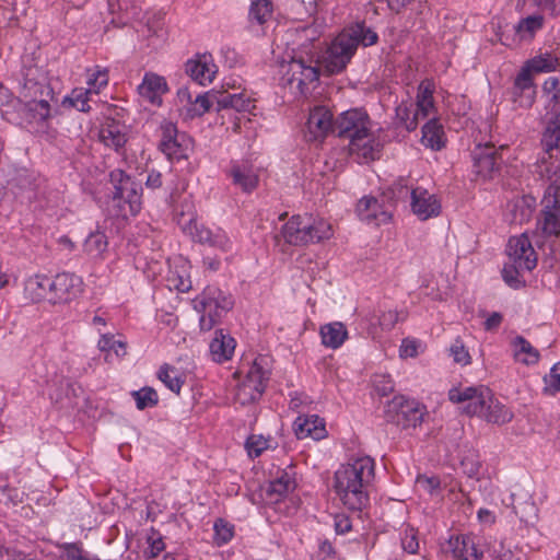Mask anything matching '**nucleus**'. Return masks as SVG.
Segmentation results:
<instances>
[{"mask_svg": "<svg viewBox=\"0 0 560 560\" xmlns=\"http://www.w3.org/2000/svg\"><path fill=\"white\" fill-rule=\"evenodd\" d=\"M509 260L521 269L533 270L537 264L535 250L525 234L510 238L506 247Z\"/></svg>", "mask_w": 560, "mask_h": 560, "instance_id": "aec40b11", "label": "nucleus"}, {"mask_svg": "<svg viewBox=\"0 0 560 560\" xmlns=\"http://www.w3.org/2000/svg\"><path fill=\"white\" fill-rule=\"evenodd\" d=\"M51 290V278L45 275H33L25 280L24 295L31 302L48 301Z\"/></svg>", "mask_w": 560, "mask_h": 560, "instance_id": "c85d7f7f", "label": "nucleus"}, {"mask_svg": "<svg viewBox=\"0 0 560 560\" xmlns=\"http://www.w3.org/2000/svg\"><path fill=\"white\" fill-rule=\"evenodd\" d=\"M323 346L329 349L340 348L348 339V330L340 322L325 324L319 329Z\"/></svg>", "mask_w": 560, "mask_h": 560, "instance_id": "473e14b6", "label": "nucleus"}, {"mask_svg": "<svg viewBox=\"0 0 560 560\" xmlns=\"http://www.w3.org/2000/svg\"><path fill=\"white\" fill-rule=\"evenodd\" d=\"M178 223L183 232L188 234L195 242L209 245L222 252H228L232 247L231 240L223 230L219 228L210 229L199 223L192 213L187 221L184 219V214H182Z\"/></svg>", "mask_w": 560, "mask_h": 560, "instance_id": "4468645a", "label": "nucleus"}, {"mask_svg": "<svg viewBox=\"0 0 560 560\" xmlns=\"http://www.w3.org/2000/svg\"><path fill=\"white\" fill-rule=\"evenodd\" d=\"M463 475L466 477L468 488H474L481 477V462L479 454L475 450H468L463 453L460 458Z\"/></svg>", "mask_w": 560, "mask_h": 560, "instance_id": "f704fd0d", "label": "nucleus"}, {"mask_svg": "<svg viewBox=\"0 0 560 560\" xmlns=\"http://www.w3.org/2000/svg\"><path fill=\"white\" fill-rule=\"evenodd\" d=\"M542 92L548 98L547 128L542 136L544 155L560 154V81L548 78L542 84Z\"/></svg>", "mask_w": 560, "mask_h": 560, "instance_id": "423d86ee", "label": "nucleus"}, {"mask_svg": "<svg viewBox=\"0 0 560 560\" xmlns=\"http://www.w3.org/2000/svg\"><path fill=\"white\" fill-rule=\"evenodd\" d=\"M393 195L396 199H406L410 196L411 210L420 220H428L441 212V203L434 195L421 187H409L404 178L394 184Z\"/></svg>", "mask_w": 560, "mask_h": 560, "instance_id": "9b49d317", "label": "nucleus"}, {"mask_svg": "<svg viewBox=\"0 0 560 560\" xmlns=\"http://www.w3.org/2000/svg\"><path fill=\"white\" fill-rule=\"evenodd\" d=\"M116 346L125 348V342L120 340H115L113 335L103 334L97 342V348L102 352L115 351L117 355H119V351L116 349Z\"/></svg>", "mask_w": 560, "mask_h": 560, "instance_id": "680f3d73", "label": "nucleus"}, {"mask_svg": "<svg viewBox=\"0 0 560 560\" xmlns=\"http://www.w3.org/2000/svg\"><path fill=\"white\" fill-rule=\"evenodd\" d=\"M434 119L433 89L430 82L419 85L412 121L407 122V130H415L420 120Z\"/></svg>", "mask_w": 560, "mask_h": 560, "instance_id": "4be33fe9", "label": "nucleus"}, {"mask_svg": "<svg viewBox=\"0 0 560 560\" xmlns=\"http://www.w3.org/2000/svg\"><path fill=\"white\" fill-rule=\"evenodd\" d=\"M513 416L512 410L495 398L492 392H490V399L485 404V412L481 413L480 418L489 423L502 425L510 422L513 419Z\"/></svg>", "mask_w": 560, "mask_h": 560, "instance_id": "2f4dec72", "label": "nucleus"}, {"mask_svg": "<svg viewBox=\"0 0 560 560\" xmlns=\"http://www.w3.org/2000/svg\"><path fill=\"white\" fill-rule=\"evenodd\" d=\"M215 541L218 545L229 542L233 537V526L223 520H218L214 523Z\"/></svg>", "mask_w": 560, "mask_h": 560, "instance_id": "13d9d810", "label": "nucleus"}, {"mask_svg": "<svg viewBox=\"0 0 560 560\" xmlns=\"http://www.w3.org/2000/svg\"><path fill=\"white\" fill-rule=\"evenodd\" d=\"M401 547L410 553L416 555L419 551L418 532L416 528L407 525L401 533Z\"/></svg>", "mask_w": 560, "mask_h": 560, "instance_id": "864d4df0", "label": "nucleus"}, {"mask_svg": "<svg viewBox=\"0 0 560 560\" xmlns=\"http://www.w3.org/2000/svg\"><path fill=\"white\" fill-rule=\"evenodd\" d=\"M560 69V50L540 52L528 59L514 81V103L520 107H530L535 100L533 77Z\"/></svg>", "mask_w": 560, "mask_h": 560, "instance_id": "20e7f679", "label": "nucleus"}, {"mask_svg": "<svg viewBox=\"0 0 560 560\" xmlns=\"http://www.w3.org/2000/svg\"><path fill=\"white\" fill-rule=\"evenodd\" d=\"M235 347L236 341L232 336L223 330H217L209 346L212 360L219 363L230 360Z\"/></svg>", "mask_w": 560, "mask_h": 560, "instance_id": "7c9ffc66", "label": "nucleus"}, {"mask_svg": "<svg viewBox=\"0 0 560 560\" xmlns=\"http://www.w3.org/2000/svg\"><path fill=\"white\" fill-rule=\"evenodd\" d=\"M374 475L375 463L370 456L352 458L335 471L332 488L343 506L362 511L369 504Z\"/></svg>", "mask_w": 560, "mask_h": 560, "instance_id": "f257e3e1", "label": "nucleus"}, {"mask_svg": "<svg viewBox=\"0 0 560 560\" xmlns=\"http://www.w3.org/2000/svg\"><path fill=\"white\" fill-rule=\"evenodd\" d=\"M501 158L491 144L478 145L475 152V166L477 173L485 178H491L499 170Z\"/></svg>", "mask_w": 560, "mask_h": 560, "instance_id": "393cba45", "label": "nucleus"}, {"mask_svg": "<svg viewBox=\"0 0 560 560\" xmlns=\"http://www.w3.org/2000/svg\"><path fill=\"white\" fill-rule=\"evenodd\" d=\"M405 319L402 312L396 310H383L377 316V323L382 330H392L395 325Z\"/></svg>", "mask_w": 560, "mask_h": 560, "instance_id": "8fccbe9b", "label": "nucleus"}, {"mask_svg": "<svg viewBox=\"0 0 560 560\" xmlns=\"http://www.w3.org/2000/svg\"><path fill=\"white\" fill-rule=\"evenodd\" d=\"M179 98L183 101L187 98L189 104L186 108V116L188 118L200 117L206 114L215 101H213L211 96V92L206 94L197 95L195 101H190V94L187 90H183L178 92Z\"/></svg>", "mask_w": 560, "mask_h": 560, "instance_id": "c9c22d12", "label": "nucleus"}, {"mask_svg": "<svg viewBox=\"0 0 560 560\" xmlns=\"http://www.w3.org/2000/svg\"><path fill=\"white\" fill-rule=\"evenodd\" d=\"M463 548L457 555V560H480L482 553L478 551L474 539L466 537L462 541Z\"/></svg>", "mask_w": 560, "mask_h": 560, "instance_id": "bf43d9fd", "label": "nucleus"}, {"mask_svg": "<svg viewBox=\"0 0 560 560\" xmlns=\"http://www.w3.org/2000/svg\"><path fill=\"white\" fill-rule=\"evenodd\" d=\"M211 96L215 101L219 109L232 108L236 112L249 110L252 106L250 97L244 92H233L228 90L223 91H211Z\"/></svg>", "mask_w": 560, "mask_h": 560, "instance_id": "cd10ccee", "label": "nucleus"}, {"mask_svg": "<svg viewBox=\"0 0 560 560\" xmlns=\"http://www.w3.org/2000/svg\"><path fill=\"white\" fill-rule=\"evenodd\" d=\"M544 392L555 395L560 392V362L556 363L544 377Z\"/></svg>", "mask_w": 560, "mask_h": 560, "instance_id": "5fc2aeb1", "label": "nucleus"}, {"mask_svg": "<svg viewBox=\"0 0 560 560\" xmlns=\"http://www.w3.org/2000/svg\"><path fill=\"white\" fill-rule=\"evenodd\" d=\"M477 518L483 526H492L497 522L495 513L488 509H480L477 513Z\"/></svg>", "mask_w": 560, "mask_h": 560, "instance_id": "69168bd1", "label": "nucleus"}, {"mask_svg": "<svg viewBox=\"0 0 560 560\" xmlns=\"http://www.w3.org/2000/svg\"><path fill=\"white\" fill-rule=\"evenodd\" d=\"M186 72L198 83L207 84L214 79L217 66L212 62L211 56L202 55L187 61Z\"/></svg>", "mask_w": 560, "mask_h": 560, "instance_id": "bb28decb", "label": "nucleus"}, {"mask_svg": "<svg viewBox=\"0 0 560 560\" xmlns=\"http://www.w3.org/2000/svg\"><path fill=\"white\" fill-rule=\"evenodd\" d=\"M490 392L485 386L457 389V413L481 417L485 412V404L490 399Z\"/></svg>", "mask_w": 560, "mask_h": 560, "instance_id": "a211bd4d", "label": "nucleus"}, {"mask_svg": "<svg viewBox=\"0 0 560 560\" xmlns=\"http://www.w3.org/2000/svg\"><path fill=\"white\" fill-rule=\"evenodd\" d=\"M162 184V174L155 170L150 171L145 180V186L150 189H158Z\"/></svg>", "mask_w": 560, "mask_h": 560, "instance_id": "774afa93", "label": "nucleus"}, {"mask_svg": "<svg viewBox=\"0 0 560 560\" xmlns=\"http://www.w3.org/2000/svg\"><path fill=\"white\" fill-rule=\"evenodd\" d=\"M232 306L231 298L214 287L206 288L194 300V308L201 313L199 323L202 330H210Z\"/></svg>", "mask_w": 560, "mask_h": 560, "instance_id": "6e6552de", "label": "nucleus"}, {"mask_svg": "<svg viewBox=\"0 0 560 560\" xmlns=\"http://www.w3.org/2000/svg\"><path fill=\"white\" fill-rule=\"evenodd\" d=\"M167 92L168 85L165 78L154 72H145L138 86L139 95L152 105H161L162 96Z\"/></svg>", "mask_w": 560, "mask_h": 560, "instance_id": "5701e85b", "label": "nucleus"}, {"mask_svg": "<svg viewBox=\"0 0 560 560\" xmlns=\"http://www.w3.org/2000/svg\"><path fill=\"white\" fill-rule=\"evenodd\" d=\"M345 34L349 35L354 42V47L362 44L363 46H372L377 43V34L370 27H366L363 23H357L351 27L343 31Z\"/></svg>", "mask_w": 560, "mask_h": 560, "instance_id": "58836bf2", "label": "nucleus"}, {"mask_svg": "<svg viewBox=\"0 0 560 560\" xmlns=\"http://www.w3.org/2000/svg\"><path fill=\"white\" fill-rule=\"evenodd\" d=\"M272 12L271 2L268 0H257L250 7L249 16L259 24L265 23Z\"/></svg>", "mask_w": 560, "mask_h": 560, "instance_id": "3c124183", "label": "nucleus"}, {"mask_svg": "<svg viewBox=\"0 0 560 560\" xmlns=\"http://www.w3.org/2000/svg\"><path fill=\"white\" fill-rule=\"evenodd\" d=\"M114 186L113 201L118 207L117 215L127 218L137 215L141 210V187L122 170H114L109 174Z\"/></svg>", "mask_w": 560, "mask_h": 560, "instance_id": "0eeeda50", "label": "nucleus"}, {"mask_svg": "<svg viewBox=\"0 0 560 560\" xmlns=\"http://www.w3.org/2000/svg\"><path fill=\"white\" fill-rule=\"evenodd\" d=\"M296 483L292 474L287 470L278 472L277 477L269 482L266 490V498L270 503H277L294 490Z\"/></svg>", "mask_w": 560, "mask_h": 560, "instance_id": "c756f323", "label": "nucleus"}, {"mask_svg": "<svg viewBox=\"0 0 560 560\" xmlns=\"http://www.w3.org/2000/svg\"><path fill=\"white\" fill-rule=\"evenodd\" d=\"M512 355L515 362L524 365H534L539 361V352L522 336L511 341Z\"/></svg>", "mask_w": 560, "mask_h": 560, "instance_id": "72a5a7b5", "label": "nucleus"}, {"mask_svg": "<svg viewBox=\"0 0 560 560\" xmlns=\"http://www.w3.org/2000/svg\"><path fill=\"white\" fill-rule=\"evenodd\" d=\"M284 82L296 95H306L308 86L318 80L319 71L317 61L312 57L294 56L285 65H282Z\"/></svg>", "mask_w": 560, "mask_h": 560, "instance_id": "1a4fd4ad", "label": "nucleus"}, {"mask_svg": "<svg viewBox=\"0 0 560 560\" xmlns=\"http://www.w3.org/2000/svg\"><path fill=\"white\" fill-rule=\"evenodd\" d=\"M335 125L338 136L349 141L350 155L359 163H369L380 158L382 142L365 110H346L338 116Z\"/></svg>", "mask_w": 560, "mask_h": 560, "instance_id": "f03ea898", "label": "nucleus"}, {"mask_svg": "<svg viewBox=\"0 0 560 560\" xmlns=\"http://www.w3.org/2000/svg\"><path fill=\"white\" fill-rule=\"evenodd\" d=\"M385 415L388 422L401 429L416 428L423 420L424 406L413 399L396 396L388 402Z\"/></svg>", "mask_w": 560, "mask_h": 560, "instance_id": "ddd939ff", "label": "nucleus"}, {"mask_svg": "<svg viewBox=\"0 0 560 560\" xmlns=\"http://www.w3.org/2000/svg\"><path fill=\"white\" fill-rule=\"evenodd\" d=\"M132 397L136 400V406L139 410L152 408L159 402V395L152 387H143L139 390L132 392Z\"/></svg>", "mask_w": 560, "mask_h": 560, "instance_id": "49530a36", "label": "nucleus"}, {"mask_svg": "<svg viewBox=\"0 0 560 560\" xmlns=\"http://www.w3.org/2000/svg\"><path fill=\"white\" fill-rule=\"evenodd\" d=\"M425 343L417 338L407 337L401 340L399 357L401 359L416 358L425 351Z\"/></svg>", "mask_w": 560, "mask_h": 560, "instance_id": "09e8293b", "label": "nucleus"}, {"mask_svg": "<svg viewBox=\"0 0 560 560\" xmlns=\"http://www.w3.org/2000/svg\"><path fill=\"white\" fill-rule=\"evenodd\" d=\"M158 377L170 390L177 395L185 383L184 374L178 369L168 364L160 368Z\"/></svg>", "mask_w": 560, "mask_h": 560, "instance_id": "4c0bfd02", "label": "nucleus"}, {"mask_svg": "<svg viewBox=\"0 0 560 560\" xmlns=\"http://www.w3.org/2000/svg\"><path fill=\"white\" fill-rule=\"evenodd\" d=\"M273 440L268 436H264L261 434H252L247 438L245 447L249 455V457L255 458L262 454L264 451H267L272 447Z\"/></svg>", "mask_w": 560, "mask_h": 560, "instance_id": "c03bdc74", "label": "nucleus"}, {"mask_svg": "<svg viewBox=\"0 0 560 560\" xmlns=\"http://www.w3.org/2000/svg\"><path fill=\"white\" fill-rule=\"evenodd\" d=\"M423 145L429 147L434 150H439L442 147V129L441 126L438 125L435 119H430L422 127V139Z\"/></svg>", "mask_w": 560, "mask_h": 560, "instance_id": "a19ab883", "label": "nucleus"}, {"mask_svg": "<svg viewBox=\"0 0 560 560\" xmlns=\"http://www.w3.org/2000/svg\"><path fill=\"white\" fill-rule=\"evenodd\" d=\"M315 560H340L329 541H323L315 555Z\"/></svg>", "mask_w": 560, "mask_h": 560, "instance_id": "0e129e2a", "label": "nucleus"}, {"mask_svg": "<svg viewBox=\"0 0 560 560\" xmlns=\"http://www.w3.org/2000/svg\"><path fill=\"white\" fill-rule=\"evenodd\" d=\"M357 48L354 42L343 31L328 46L324 57L323 67L328 74H336L343 71Z\"/></svg>", "mask_w": 560, "mask_h": 560, "instance_id": "2eb2a0df", "label": "nucleus"}, {"mask_svg": "<svg viewBox=\"0 0 560 560\" xmlns=\"http://www.w3.org/2000/svg\"><path fill=\"white\" fill-rule=\"evenodd\" d=\"M527 271L526 269H521L515 266V264L511 262L510 260L504 265L502 270V276L504 281L514 289H517L522 287L523 280H522V272Z\"/></svg>", "mask_w": 560, "mask_h": 560, "instance_id": "603ef678", "label": "nucleus"}, {"mask_svg": "<svg viewBox=\"0 0 560 560\" xmlns=\"http://www.w3.org/2000/svg\"><path fill=\"white\" fill-rule=\"evenodd\" d=\"M359 218L369 223L380 225L387 223L392 217L390 206H385L374 197H363L357 205Z\"/></svg>", "mask_w": 560, "mask_h": 560, "instance_id": "412c9836", "label": "nucleus"}, {"mask_svg": "<svg viewBox=\"0 0 560 560\" xmlns=\"http://www.w3.org/2000/svg\"><path fill=\"white\" fill-rule=\"evenodd\" d=\"M416 486L418 489L433 494L440 487V480L436 477L418 476Z\"/></svg>", "mask_w": 560, "mask_h": 560, "instance_id": "e2e57ef3", "label": "nucleus"}, {"mask_svg": "<svg viewBox=\"0 0 560 560\" xmlns=\"http://www.w3.org/2000/svg\"><path fill=\"white\" fill-rule=\"evenodd\" d=\"M336 129L332 113L326 106H315L308 115L305 126L307 141H322Z\"/></svg>", "mask_w": 560, "mask_h": 560, "instance_id": "6ab92c4d", "label": "nucleus"}, {"mask_svg": "<svg viewBox=\"0 0 560 560\" xmlns=\"http://www.w3.org/2000/svg\"><path fill=\"white\" fill-rule=\"evenodd\" d=\"M166 281L171 290H176L182 293L188 292L191 289L188 262L183 261L180 265L171 269Z\"/></svg>", "mask_w": 560, "mask_h": 560, "instance_id": "e433bc0d", "label": "nucleus"}, {"mask_svg": "<svg viewBox=\"0 0 560 560\" xmlns=\"http://www.w3.org/2000/svg\"><path fill=\"white\" fill-rule=\"evenodd\" d=\"M109 80L108 70L100 66H95L89 70L88 75V89L91 90V94H98L102 89L107 86Z\"/></svg>", "mask_w": 560, "mask_h": 560, "instance_id": "37998d69", "label": "nucleus"}, {"mask_svg": "<svg viewBox=\"0 0 560 560\" xmlns=\"http://www.w3.org/2000/svg\"><path fill=\"white\" fill-rule=\"evenodd\" d=\"M147 544L148 547L144 550V557L147 559L156 558L165 549V542L162 536L156 532H152L147 539Z\"/></svg>", "mask_w": 560, "mask_h": 560, "instance_id": "4d7b16f0", "label": "nucleus"}, {"mask_svg": "<svg viewBox=\"0 0 560 560\" xmlns=\"http://www.w3.org/2000/svg\"><path fill=\"white\" fill-rule=\"evenodd\" d=\"M537 167L539 175L548 182L537 232L545 238L557 237L560 235V156L542 155Z\"/></svg>", "mask_w": 560, "mask_h": 560, "instance_id": "7ed1b4c3", "label": "nucleus"}, {"mask_svg": "<svg viewBox=\"0 0 560 560\" xmlns=\"http://www.w3.org/2000/svg\"><path fill=\"white\" fill-rule=\"evenodd\" d=\"M373 385L375 390L382 396H387L394 390V383L388 375H374Z\"/></svg>", "mask_w": 560, "mask_h": 560, "instance_id": "052dcab7", "label": "nucleus"}, {"mask_svg": "<svg viewBox=\"0 0 560 560\" xmlns=\"http://www.w3.org/2000/svg\"><path fill=\"white\" fill-rule=\"evenodd\" d=\"M293 428L296 438L300 440L306 438L322 440L327 435L325 421L317 415L299 416L293 423Z\"/></svg>", "mask_w": 560, "mask_h": 560, "instance_id": "b1692460", "label": "nucleus"}, {"mask_svg": "<svg viewBox=\"0 0 560 560\" xmlns=\"http://www.w3.org/2000/svg\"><path fill=\"white\" fill-rule=\"evenodd\" d=\"M57 548L60 550V557L63 560H90L82 542L57 544Z\"/></svg>", "mask_w": 560, "mask_h": 560, "instance_id": "a18cd8bd", "label": "nucleus"}, {"mask_svg": "<svg viewBox=\"0 0 560 560\" xmlns=\"http://www.w3.org/2000/svg\"><path fill=\"white\" fill-rule=\"evenodd\" d=\"M280 235L292 246H307L332 237V225L325 219L312 215H292L281 228Z\"/></svg>", "mask_w": 560, "mask_h": 560, "instance_id": "39448f33", "label": "nucleus"}, {"mask_svg": "<svg viewBox=\"0 0 560 560\" xmlns=\"http://www.w3.org/2000/svg\"><path fill=\"white\" fill-rule=\"evenodd\" d=\"M225 175L236 189L245 194L253 192L259 184V171L248 161H232Z\"/></svg>", "mask_w": 560, "mask_h": 560, "instance_id": "f3484780", "label": "nucleus"}, {"mask_svg": "<svg viewBox=\"0 0 560 560\" xmlns=\"http://www.w3.org/2000/svg\"><path fill=\"white\" fill-rule=\"evenodd\" d=\"M26 107L32 117L38 121H46L51 116L50 104L47 100L31 98L26 102Z\"/></svg>", "mask_w": 560, "mask_h": 560, "instance_id": "de8ad7c7", "label": "nucleus"}, {"mask_svg": "<svg viewBox=\"0 0 560 560\" xmlns=\"http://www.w3.org/2000/svg\"><path fill=\"white\" fill-rule=\"evenodd\" d=\"M90 95H91V90L78 88V89L72 90L71 95L69 97V102L78 110L86 113L91 109V107L89 105Z\"/></svg>", "mask_w": 560, "mask_h": 560, "instance_id": "6e6d98bb", "label": "nucleus"}, {"mask_svg": "<svg viewBox=\"0 0 560 560\" xmlns=\"http://www.w3.org/2000/svg\"><path fill=\"white\" fill-rule=\"evenodd\" d=\"M100 140L107 148L118 152L127 142L125 125L115 119L107 118L101 127Z\"/></svg>", "mask_w": 560, "mask_h": 560, "instance_id": "a878e982", "label": "nucleus"}, {"mask_svg": "<svg viewBox=\"0 0 560 560\" xmlns=\"http://www.w3.org/2000/svg\"><path fill=\"white\" fill-rule=\"evenodd\" d=\"M84 252L91 257H100L107 249V237L103 232L90 233L84 242Z\"/></svg>", "mask_w": 560, "mask_h": 560, "instance_id": "79ce46f5", "label": "nucleus"}, {"mask_svg": "<svg viewBox=\"0 0 560 560\" xmlns=\"http://www.w3.org/2000/svg\"><path fill=\"white\" fill-rule=\"evenodd\" d=\"M270 377L269 359L265 355L255 358L245 378L238 385L236 397L242 405L258 400L264 394Z\"/></svg>", "mask_w": 560, "mask_h": 560, "instance_id": "9d476101", "label": "nucleus"}, {"mask_svg": "<svg viewBox=\"0 0 560 560\" xmlns=\"http://www.w3.org/2000/svg\"><path fill=\"white\" fill-rule=\"evenodd\" d=\"M159 149L167 156L168 160L187 159L192 150V140L186 133H179L176 124L164 119L161 121L159 129Z\"/></svg>", "mask_w": 560, "mask_h": 560, "instance_id": "f8f14e48", "label": "nucleus"}, {"mask_svg": "<svg viewBox=\"0 0 560 560\" xmlns=\"http://www.w3.org/2000/svg\"><path fill=\"white\" fill-rule=\"evenodd\" d=\"M83 290L80 277L70 272H61L51 279L49 303L63 304L77 299Z\"/></svg>", "mask_w": 560, "mask_h": 560, "instance_id": "dca6fc26", "label": "nucleus"}, {"mask_svg": "<svg viewBox=\"0 0 560 560\" xmlns=\"http://www.w3.org/2000/svg\"><path fill=\"white\" fill-rule=\"evenodd\" d=\"M542 15H529L521 20L516 26V33L521 39L528 40L542 27Z\"/></svg>", "mask_w": 560, "mask_h": 560, "instance_id": "ea45409f", "label": "nucleus"}, {"mask_svg": "<svg viewBox=\"0 0 560 560\" xmlns=\"http://www.w3.org/2000/svg\"><path fill=\"white\" fill-rule=\"evenodd\" d=\"M412 113L407 105L401 104L396 108V116L402 122V125L407 128V122L412 121Z\"/></svg>", "mask_w": 560, "mask_h": 560, "instance_id": "338daca9", "label": "nucleus"}]
</instances>
